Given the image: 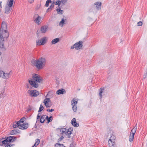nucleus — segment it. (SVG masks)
I'll list each match as a JSON object with an SVG mask.
<instances>
[{
  "instance_id": "35",
  "label": "nucleus",
  "mask_w": 147,
  "mask_h": 147,
  "mask_svg": "<svg viewBox=\"0 0 147 147\" xmlns=\"http://www.w3.org/2000/svg\"><path fill=\"white\" fill-rule=\"evenodd\" d=\"M76 119L75 118H74L71 121V123L72 125L74 126V123L76 121Z\"/></svg>"
},
{
  "instance_id": "33",
  "label": "nucleus",
  "mask_w": 147,
  "mask_h": 147,
  "mask_svg": "<svg viewBox=\"0 0 147 147\" xmlns=\"http://www.w3.org/2000/svg\"><path fill=\"white\" fill-rule=\"evenodd\" d=\"M72 110L74 112H76L77 110V107L76 105H72Z\"/></svg>"
},
{
  "instance_id": "44",
  "label": "nucleus",
  "mask_w": 147,
  "mask_h": 147,
  "mask_svg": "<svg viewBox=\"0 0 147 147\" xmlns=\"http://www.w3.org/2000/svg\"><path fill=\"white\" fill-rule=\"evenodd\" d=\"M63 136H62L58 139V142H59L60 141H61L63 139Z\"/></svg>"
},
{
  "instance_id": "62",
  "label": "nucleus",
  "mask_w": 147,
  "mask_h": 147,
  "mask_svg": "<svg viewBox=\"0 0 147 147\" xmlns=\"http://www.w3.org/2000/svg\"><path fill=\"white\" fill-rule=\"evenodd\" d=\"M63 147H66L65 146H64H64H63Z\"/></svg>"
},
{
  "instance_id": "47",
  "label": "nucleus",
  "mask_w": 147,
  "mask_h": 147,
  "mask_svg": "<svg viewBox=\"0 0 147 147\" xmlns=\"http://www.w3.org/2000/svg\"><path fill=\"white\" fill-rule=\"evenodd\" d=\"M31 109H32V107H31V106L30 105H29V107L27 109V112H28L29 111H30Z\"/></svg>"
},
{
  "instance_id": "56",
  "label": "nucleus",
  "mask_w": 147,
  "mask_h": 147,
  "mask_svg": "<svg viewBox=\"0 0 147 147\" xmlns=\"http://www.w3.org/2000/svg\"><path fill=\"white\" fill-rule=\"evenodd\" d=\"M2 2H0V9H1L2 8L1 4V3Z\"/></svg>"
},
{
  "instance_id": "14",
  "label": "nucleus",
  "mask_w": 147,
  "mask_h": 147,
  "mask_svg": "<svg viewBox=\"0 0 147 147\" xmlns=\"http://www.w3.org/2000/svg\"><path fill=\"white\" fill-rule=\"evenodd\" d=\"M28 127V124L27 123L20 125L19 126V128L22 129H27Z\"/></svg>"
},
{
  "instance_id": "10",
  "label": "nucleus",
  "mask_w": 147,
  "mask_h": 147,
  "mask_svg": "<svg viewBox=\"0 0 147 147\" xmlns=\"http://www.w3.org/2000/svg\"><path fill=\"white\" fill-rule=\"evenodd\" d=\"M51 101L50 99L49 98H46L43 101V103L47 107H50L51 105H49V102Z\"/></svg>"
},
{
  "instance_id": "34",
  "label": "nucleus",
  "mask_w": 147,
  "mask_h": 147,
  "mask_svg": "<svg viewBox=\"0 0 147 147\" xmlns=\"http://www.w3.org/2000/svg\"><path fill=\"white\" fill-rule=\"evenodd\" d=\"M44 109V107L42 104H41L39 108V109L38 111V112H41Z\"/></svg>"
},
{
  "instance_id": "36",
  "label": "nucleus",
  "mask_w": 147,
  "mask_h": 147,
  "mask_svg": "<svg viewBox=\"0 0 147 147\" xmlns=\"http://www.w3.org/2000/svg\"><path fill=\"white\" fill-rule=\"evenodd\" d=\"M76 119L75 118H74L71 121V123L72 125L74 126V123L76 121Z\"/></svg>"
},
{
  "instance_id": "21",
  "label": "nucleus",
  "mask_w": 147,
  "mask_h": 147,
  "mask_svg": "<svg viewBox=\"0 0 147 147\" xmlns=\"http://www.w3.org/2000/svg\"><path fill=\"white\" fill-rule=\"evenodd\" d=\"M10 74V73H5L4 72V73L2 75V78L4 79H7L9 78V75Z\"/></svg>"
},
{
  "instance_id": "13",
  "label": "nucleus",
  "mask_w": 147,
  "mask_h": 147,
  "mask_svg": "<svg viewBox=\"0 0 147 147\" xmlns=\"http://www.w3.org/2000/svg\"><path fill=\"white\" fill-rule=\"evenodd\" d=\"M94 5H96V7L97 10H99L101 9V3L100 2H97L94 4Z\"/></svg>"
},
{
  "instance_id": "18",
  "label": "nucleus",
  "mask_w": 147,
  "mask_h": 147,
  "mask_svg": "<svg viewBox=\"0 0 147 147\" xmlns=\"http://www.w3.org/2000/svg\"><path fill=\"white\" fill-rule=\"evenodd\" d=\"M20 130L18 129H13L10 132V134L11 135H15L17 134V133H19Z\"/></svg>"
},
{
  "instance_id": "31",
  "label": "nucleus",
  "mask_w": 147,
  "mask_h": 147,
  "mask_svg": "<svg viewBox=\"0 0 147 147\" xmlns=\"http://www.w3.org/2000/svg\"><path fill=\"white\" fill-rule=\"evenodd\" d=\"M75 99H73V100L71 102V105H76L77 104V101H75Z\"/></svg>"
},
{
  "instance_id": "4",
  "label": "nucleus",
  "mask_w": 147,
  "mask_h": 147,
  "mask_svg": "<svg viewBox=\"0 0 147 147\" xmlns=\"http://www.w3.org/2000/svg\"><path fill=\"white\" fill-rule=\"evenodd\" d=\"M41 18L38 14H35L33 17V20L35 23L38 24H39V22L41 20Z\"/></svg>"
},
{
  "instance_id": "63",
  "label": "nucleus",
  "mask_w": 147,
  "mask_h": 147,
  "mask_svg": "<svg viewBox=\"0 0 147 147\" xmlns=\"http://www.w3.org/2000/svg\"><path fill=\"white\" fill-rule=\"evenodd\" d=\"M32 147H34V146H33Z\"/></svg>"
},
{
  "instance_id": "46",
  "label": "nucleus",
  "mask_w": 147,
  "mask_h": 147,
  "mask_svg": "<svg viewBox=\"0 0 147 147\" xmlns=\"http://www.w3.org/2000/svg\"><path fill=\"white\" fill-rule=\"evenodd\" d=\"M67 0H61V3L64 4L67 1Z\"/></svg>"
},
{
  "instance_id": "15",
  "label": "nucleus",
  "mask_w": 147,
  "mask_h": 147,
  "mask_svg": "<svg viewBox=\"0 0 147 147\" xmlns=\"http://www.w3.org/2000/svg\"><path fill=\"white\" fill-rule=\"evenodd\" d=\"M54 5L55 2L53 1V2L51 3V5L47 9L46 12H49L51 11L52 10V9L54 7Z\"/></svg>"
},
{
  "instance_id": "48",
  "label": "nucleus",
  "mask_w": 147,
  "mask_h": 147,
  "mask_svg": "<svg viewBox=\"0 0 147 147\" xmlns=\"http://www.w3.org/2000/svg\"><path fill=\"white\" fill-rule=\"evenodd\" d=\"M20 122L19 121H17V122L16 123V124L17 125V126H18L19 127V126L20 125Z\"/></svg>"
},
{
  "instance_id": "17",
  "label": "nucleus",
  "mask_w": 147,
  "mask_h": 147,
  "mask_svg": "<svg viewBox=\"0 0 147 147\" xmlns=\"http://www.w3.org/2000/svg\"><path fill=\"white\" fill-rule=\"evenodd\" d=\"M48 27L47 26H43L41 27L40 31L41 32L43 33H45L47 31Z\"/></svg>"
},
{
  "instance_id": "37",
  "label": "nucleus",
  "mask_w": 147,
  "mask_h": 147,
  "mask_svg": "<svg viewBox=\"0 0 147 147\" xmlns=\"http://www.w3.org/2000/svg\"><path fill=\"white\" fill-rule=\"evenodd\" d=\"M61 2V1L59 0H57L55 2V4L59 6L60 5Z\"/></svg>"
},
{
  "instance_id": "58",
  "label": "nucleus",
  "mask_w": 147,
  "mask_h": 147,
  "mask_svg": "<svg viewBox=\"0 0 147 147\" xmlns=\"http://www.w3.org/2000/svg\"><path fill=\"white\" fill-rule=\"evenodd\" d=\"M2 54V53L1 52H0V55H1Z\"/></svg>"
},
{
  "instance_id": "43",
  "label": "nucleus",
  "mask_w": 147,
  "mask_h": 147,
  "mask_svg": "<svg viewBox=\"0 0 147 147\" xmlns=\"http://www.w3.org/2000/svg\"><path fill=\"white\" fill-rule=\"evenodd\" d=\"M54 111V109H47V111H49L50 112H52L53 111Z\"/></svg>"
},
{
  "instance_id": "16",
  "label": "nucleus",
  "mask_w": 147,
  "mask_h": 147,
  "mask_svg": "<svg viewBox=\"0 0 147 147\" xmlns=\"http://www.w3.org/2000/svg\"><path fill=\"white\" fill-rule=\"evenodd\" d=\"M67 21L66 19L65 20L63 18L62 19L61 21L59 23V25L60 26L62 27L63 26L64 24H66V22H67Z\"/></svg>"
},
{
  "instance_id": "20",
  "label": "nucleus",
  "mask_w": 147,
  "mask_h": 147,
  "mask_svg": "<svg viewBox=\"0 0 147 147\" xmlns=\"http://www.w3.org/2000/svg\"><path fill=\"white\" fill-rule=\"evenodd\" d=\"M46 115H43L42 116L40 119V122L41 123H43L46 119Z\"/></svg>"
},
{
  "instance_id": "38",
  "label": "nucleus",
  "mask_w": 147,
  "mask_h": 147,
  "mask_svg": "<svg viewBox=\"0 0 147 147\" xmlns=\"http://www.w3.org/2000/svg\"><path fill=\"white\" fill-rule=\"evenodd\" d=\"M76 146L75 142H72V143L70 145L69 147H75Z\"/></svg>"
},
{
  "instance_id": "11",
  "label": "nucleus",
  "mask_w": 147,
  "mask_h": 147,
  "mask_svg": "<svg viewBox=\"0 0 147 147\" xmlns=\"http://www.w3.org/2000/svg\"><path fill=\"white\" fill-rule=\"evenodd\" d=\"M73 131V129L72 127H69L67 129V131H66V135L67 137L68 138L71 137L70 135L71 134L72 132Z\"/></svg>"
},
{
  "instance_id": "7",
  "label": "nucleus",
  "mask_w": 147,
  "mask_h": 147,
  "mask_svg": "<svg viewBox=\"0 0 147 147\" xmlns=\"http://www.w3.org/2000/svg\"><path fill=\"white\" fill-rule=\"evenodd\" d=\"M13 2V0H10L8 5L9 7H6L5 8V13H9V11L10 10V7H12Z\"/></svg>"
},
{
  "instance_id": "54",
  "label": "nucleus",
  "mask_w": 147,
  "mask_h": 147,
  "mask_svg": "<svg viewBox=\"0 0 147 147\" xmlns=\"http://www.w3.org/2000/svg\"><path fill=\"white\" fill-rule=\"evenodd\" d=\"M4 91L2 92V91H1V93H0V96H1V94H3L4 93Z\"/></svg>"
},
{
  "instance_id": "60",
  "label": "nucleus",
  "mask_w": 147,
  "mask_h": 147,
  "mask_svg": "<svg viewBox=\"0 0 147 147\" xmlns=\"http://www.w3.org/2000/svg\"><path fill=\"white\" fill-rule=\"evenodd\" d=\"M60 134H61V135H63V133H61Z\"/></svg>"
},
{
  "instance_id": "5",
  "label": "nucleus",
  "mask_w": 147,
  "mask_h": 147,
  "mask_svg": "<svg viewBox=\"0 0 147 147\" xmlns=\"http://www.w3.org/2000/svg\"><path fill=\"white\" fill-rule=\"evenodd\" d=\"M83 42L82 41H79L74 44V46H75V48L76 50L80 49L83 46Z\"/></svg>"
},
{
  "instance_id": "28",
  "label": "nucleus",
  "mask_w": 147,
  "mask_h": 147,
  "mask_svg": "<svg viewBox=\"0 0 147 147\" xmlns=\"http://www.w3.org/2000/svg\"><path fill=\"white\" fill-rule=\"evenodd\" d=\"M134 135L131 134H130V135L129 136V141L130 142H131L133 141L134 137Z\"/></svg>"
},
{
  "instance_id": "42",
  "label": "nucleus",
  "mask_w": 147,
  "mask_h": 147,
  "mask_svg": "<svg viewBox=\"0 0 147 147\" xmlns=\"http://www.w3.org/2000/svg\"><path fill=\"white\" fill-rule=\"evenodd\" d=\"M4 73V72L3 71L0 70V77H2V75H3Z\"/></svg>"
},
{
  "instance_id": "2",
  "label": "nucleus",
  "mask_w": 147,
  "mask_h": 147,
  "mask_svg": "<svg viewBox=\"0 0 147 147\" xmlns=\"http://www.w3.org/2000/svg\"><path fill=\"white\" fill-rule=\"evenodd\" d=\"M33 79L34 80L33 81L32 80H29L28 82L30 84L32 87L37 88L38 86L37 82L41 83L42 80L40 76L37 74H34L32 76Z\"/></svg>"
},
{
  "instance_id": "59",
  "label": "nucleus",
  "mask_w": 147,
  "mask_h": 147,
  "mask_svg": "<svg viewBox=\"0 0 147 147\" xmlns=\"http://www.w3.org/2000/svg\"><path fill=\"white\" fill-rule=\"evenodd\" d=\"M14 145V144H11V146H13Z\"/></svg>"
},
{
  "instance_id": "55",
  "label": "nucleus",
  "mask_w": 147,
  "mask_h": 147,
  "mask_svg": "<svg viewBox=\"0 0 147 147\" xmlns=\"http://www.w3.org/2000/svg\"><path fill=\"white\" fill-rule=\"evenodd\" d=\"M112 136L113 137H112V138H111V140H113L114 139L115 140V138H114L115 136H113V135H112Z\"/></svg>"
},
{
  "instance_id": "12",
  "label": "nucleus",
  "mask_w": 147,
  "mask_h": 147,
  "mask_svg": "<svg viewBox=\"0 0 147 147\" xmlns=\"http://www.w3.org/2000/svg\"><path fill=\"white\" fill-rule=\"evenodd\" d=\"M66 92V91L65 89L63 88H61L58 90L57 91L56 94L58 95L63 94L65 93Z\"/></svg>"
},
{
  "instance_id": "8",
  "label": "nucleus",
  "mask_w": 147,
  "mask_h": 147,
  "mask_svg": "<svg viewBox=\"0 0 147 147\" xmlns=\"http://www.w3.org/2000/svg\"><path fill=\"white\" fill-rule=\"evenodd\" d=\"M30 91V94L31 96L36 97L39 95V92L36 90H31Z\"/></svg>"
},
{
  "instance_id": "19",
  "label": "nucleus",
  "mask_w": 147,
  "mask_h": 147,
  "mask_svg": "<svg viewBox=\"0 0 147 147\" xmlns=\"http://www.w3.org/2000/svg\"><path fill=\"white\" fill-rule=\"evenodd\" d=\"M16 139V138L14 136L7 137V139H8L9 142H13L15 141Z\"/></svg>"
},
{
  "instance_id": "52",
  "label": "nucleus",
  "mask_w": 147,
  "mask_h": 147,
  "mask_svg": "<svg viewBox=\"0 0 147 147\" xmlns=\"http://www.w3.org/2000/svg\"><path fill=\"white\" fill-rule=\"evenodd\" d=\"M5 147H11V144H7L5 145Z\"/></svg>"
},
{
  "instance_id": "41",
  "label": "nucleus",
  "mask_w": 147,
  "mask_h": 147,
  "mask_svg": "<svg viewBox=\"0 0 147 147\" xmlns=\"http://www.w3.org/2000/svg\"><path fill=\"white\" fill-rule=\"evenodd\" d=\"M79 124L76 122V121L74 123V127H78L79 126Z\"/></svg>"
},
{
  "instance_id": "9",
  "label": "nucleus",
  "mask_w": 147,
  "mask_h": 147,
  "mask_svg": "<svg viewBox=\"0 0 147 147\" xmlns=\"http://www.w3.org/2000/svg\"><path fill=\"white\" fill-rule=\"evenodd\" d=\"M113 136H111V137L109 140V145L110 147H115V140L114 139L112 140L111 139Z\"/></svg>"
},
{
  "instance_id": "23",
  "label": "nucleus",
  "mask_w": 147,
  "mask_h": 147,
  "mask_svg": "<svg viewBox=\"0 0 147 147\" xmlns=\"http://www.w3.org/2000/svg\"><path fill=\"white\" fill-rule=\"evenodd\" d=\"M59 38H57L53 39L51 41V43L53 44H55L59 42Z\"/></svg>"
},
{
  "instance_id": "29",
  "label": "nucleus",
  "mask_w": 147,
  "mask_h": 147,
  "mask_svg": "<svg viewBox=\"0 0 147 147\" xmlns=\"http://www.w3.org/2000/svg\"><path fill=\"white\" fill-rule=\"evenodd\" d=\"M8 142H9L8 139H7V137L5 140L2 141V143L4 144H6Z\"/></svg>"
},
{
  "instance_id": "50",
  "label": "nucleus",
  "mask_w": 147,
  "mask_h": 147,
  "mask_svg": "<svg viewBox=\"0 0 147 147\" xmlns=\"http://www.w3.org/2000/svg\"><path fill=\"white\" fill-rule=\"evenodd\" d=\"M39 114H40V113H39L38 114L36 120L37 121H39V119L40 118V115H39Z\"/></svg>"
},
{
  "instance_id": "26",
  "label": "nucleus",
  "mask_w": 147,
  "mask_h": 147,
  "mask_svg": "<svg viewBox=\"0 0 147 147\" xmlns=\"http://www.w3.org/2000/svg\"><path fill=\"white\" fill-rule=\"evenodd\" d=\"M57 129H59L61 132L62 133H65V134L66 133L67 130L66 129L64 128H63L61 129H60V128H58Z\"/></svg>"
},
{
  "instance_id": "40",
  "label": "nucleus",
  "mask_w": 147,
  "mask_h": 147,
  "mask_svg": "<svg viewBox=\"0 0 147 147\" xmlns=\"http://www.w3.org/2000/svg\"><path fill=\"white\" fill-rule=\"evenodd\" d=\"M142 22L141 21L138 22L137 23V25L138 26H141L142 25Z\"/></svg>"
},
{
  "instance_id": "61",
  "label": "nucleus",
  "mask_w": 147,
  "mask_h": 147,
  "mask_svg": "<svg viewBox=\"0 0 147 147\" xmlns=\"http://www.w3.org/2000/svg\"><path fill=\"white\" fill-rule=\"evenodd\" d=\"M50 93V92H48V94H49Z\"/></svg>"
},
{
  "instance_id": "30",
  "label": "nucleus",
  "mask_w": 147,
  "mask_h": 147,
  "mask_svg": "<svg viewBox=\"0 0 147 147\" xmlns=\"http://www.w3.org/2000/svg\"><path fill=\"white\" fill-rule=\"evenodd\" d=\"M52 3V1L51 0H47V1L45 4V6L46 7H48L49 6V4Z\"/></svg>"
},
{
  "instance_id": "22",
  "label": "nucleus",
  "mask_w": 147,
  "mask_h": 147,
  "mask_svg": "<svg viewBox=\"0 0 147 147\" xmlns=\"http://www.w3.org/2000/svg\"><path fill=\"white\" fill-rule=\"evenodd\" d=\"M105 89L104 88H101L99 89V96H100V98L101 99L102 98V93L104 92Z\"/></svg>"
},
{
  "instance_id": "57",
  "label": "nucleus",
  "mask_w": 147,
  "mask_h": 147,
  "mask_svg": "<svg viewBox=\"0 0 147 147\" xmlns=\"http://www.w3.org/2000/svg\"><path fill=\"white\" fill-rule=\"evenodd\" d=\"M37 146V145H36V144L35 143L33 145V146H35V147H36Z\"/></svg>"
},
{
  "instance_id": "53",
  "label": "nucleus",
  "mask_w": 147,
  "mask_h": 147,
  "mask_svg": "<svg viewBox=\"0 0 147 147\" xmlns=\"http://www.w3.org/2000/svg\"><path fill=\"white\" fill-rule=\"evenodd\" d=\"M75 46H74V45L73 46H72L71 47V49H73L74 48H75Z\"/></svg>"
},
{
  "instance_id": "39",
  "label": "nucleus",
  "mask_w": 147,
  "mask_h": 147,
  "mask_svg": "<svg viewBox=\"0 0 147 147\" xmlns=\"http://www.w3.org/2000/svg\"><path fill=\"white\" fill-rule=\"evenodd\" d=\"M40 142V140L39 139H37L36 140L35 143L36 144V145H38Z\"/></svg>"
},
{
  "instance_id": "51",
  "label": "nucleus",
  "mask_w": 147,
  "mask_h": 147,
  "mask_svg": "<svg viewBox=\"0 0 147 147\" xmlns=\"http://www.w3.org/2000/svg\"><path fill=\"white\" fill-rule=\"evenodd\" d=\"M28 2L30 3H32L34 0H28Z\"/></svg>"
},
{
  "instance_id": "32",
  "label": "nucleus",
  "mask_w": 147,
  "mask_h": 147,
  "mask_svg": "<svg viewBox=\"0 0 147 147\" xmlns=\"http://www.w3.org/2000/svg\"><path fill=\"white\" fill-rule=\"evenodd\" d=\"M63 146H64L63 144L58 143H56L55 145V147H63Z\"/></svg>"
},
{
  "instance_id": "45",
  "label": "nucleus",
  "mask_w": 147,
  "mask_h": 147,
  "mask_svg": "<svg viewBox=\"0 0 147 147\" xmlns=\"http://www.w3.org/2000/svg\"><path fill=\"white\" fill-rule=\"evenodd\" d=\"M13 128H16L17 127H18V126H17V125H16V122L13 123Z\"/></svg>"
},
{
  "instance_id": "25",
  "label": "nucleus",
  "mask_w": 147,
  "mask_h": 147,
  "mask_svg": "<svg viewBox=\"0 0 147 147\" xmlns=\"http://www.w3.org/2000/svg\"><path fill=\"white\" fill-rule=\"evenodd\" d=\"M46 119L47 121V123H49L50 122L52 121L53 117L52 116H51L49 117L48 116H46Z\"/></svg>"
},
{
  "instance_id": "24",
  "label": "nucleus",
  "mask_w": 147,
  "mask_h": 147,
  "mask_svg": "<svg viewBox=\"0 0 147 147\" xmlns=\"http://www.w3.org/2000/svg\"><path fill=\"white\" fill-rule=\"evenodd\" d=\"M137 129V124H136L134 128L131 130L130 134H133L134 135Z\"/></svg>"
},
{
  "instance_id": "64",
  "label": "nucleus",
  "mask_w": 147,
  "mask_h": 147,
  "mask_svg": "<svg viewBox=\"0 0 147 147\" xmlns=\"http://www.w3.org/2000/svg\"><path fill=\"white\" fill-rule=\"evenodd\" d=\"M4 139V138H2V139L1 140H2V139Z\"/></svg>"
},
{
  "instance_id": "49",
  "label": "nucleus",
  "mask_w": 147,
  "mask_h": 147,
  "mask_svg": "<svg viewBox=\"0 0 147 147\" xmlns=\"http://www.w3.org/2000/svg\"><path fill=\"white\" fill-rule=\"evenodd\" d=\"M23 119H25V117H23L22 118H21L20 120V123H24V120H23Z\"/></svg>"
},
{
  "instance_id": "6",
  "label": "nucleus",
  "mask_w": 147,
  "mask_h": 147,
  "mask_svg": "<svg viewBox=\"0 0 147 147\" xmlns=\"http://www.w3.org/2000/svg\"><path fill=\"white\" fill-rule=\"evenodd\" d=\"M7 25L5 22H3L2 23L1 26L0 28V34H3V31L5 29H7Z\"/></svg>"
},
{
  "instance_id": "3",
  "label": "nucleus",
  "mask_w": 147,
  "mask_h": 147,
  "mask_svg": "<svg viewBox=\"0 0 147 147\" xmlns=\"http://www.w3.org/2000/svg\"><path fill=\"white\" fill-rule=\"evenodd\" d=\"M47 39L46 37H45L41 40H38L36 41V45H43L47 42Z\"/></svg>"
},
{
  "instance_id": "1",
  "label": "nucleus",
  "mask_w": 147,
  "mask_h": 147,
  "mask_svg": "<svg viewBox=\"0 0 147 147\" xmlns=\"http://www.w3.org/2000/svg\"><path fill=\"white\" fill-rule=\"evenodd\" d=\"M46 60L44 57H40L36 60L32 59L31 61V63L39 69H41L45 66Z\"/></svg>"
},
{
  "instance_id": "27",
  "label": "nucleus",
  "mask_w": 147,
  "mask_h": 147,
  "mask_svg": "<svg viewBox=\"0 0 147 147\" xmlns=\"http://www.w3.org/2000/svg\"><path fill=\"white\" fill-rule=\"evenodd\" d=\"M56 10L57 11V13L58 14H61L64 12L63 11L61 10L60 7H59V8H57L56 9Z\"/></svg>"
}]
</instances>
